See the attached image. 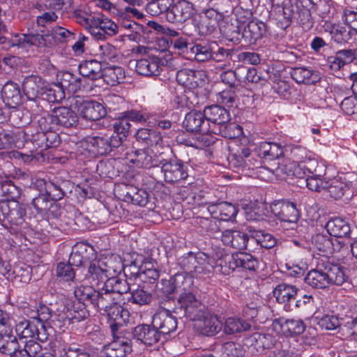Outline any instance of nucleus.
<instances>
[{"instance_id":"ea45409f","label":"nucleus","mask_w":357,"mask_h":357,"mask_svg":"<svg viewBox=\"0 0 357 357\" xmlns=\"http://www.w3.org/2000/svg\"><path fill=\"white\" fill-rule=\"evenodd\" d=\"M305 282L313 288L324 289L328 286L324 267L311 270L305 278Z\"/></svg>"},{"instance_id":"7ed1b4c3","label":"nucleus","mask_w":357,"mask_h":357,"mask_svg":"<svg viewBox=\"0 0 357 357\" xmlns=\"http://www.w3.org/2000/svg\"><path fill=\"white\" fill-rule=\"evenodd\" d=\"M192 282L184 278L181 275H175L170 280H162L160 291L169 296L176 292L179 294L178 303L180 308L184 310L190 303H188V296H195L190 291Z\"/></svg>"},{"instance_id":"5701e85b","label":"nucleus","mask_w":357,"mask_h":357,"mask_svg":"<svg viewBox=\"0 0 357 357\" xmlns=\"http://www.w3.org/2000/svg\"><path fill=\"white\" fill-rule=\"evenodd\" d=\"M313 7L314 3L312 0H301L299 9L296 10L294 18L306 31L310 30L314 24V20L311 15V9Z\"/></svg>"},{"instance_id":"aec40b11","label":"nucleus","mask_w":357,"mask_h":357,"mask_svg":"<svg viewBox=\"0 0 357 357\" xmlns=\"http://www.w3.org/2000/svg\"><path fill=\"white\" fill-rule=\"evenodd\" d=\"M45 86V81L36 75L26 77L22 84L24 93L29 100H35L42 96Z\"/></svg>"},{"instance_id":"0e129e2a","label":"nucleus","mask_w":357,"mask_h":357,"mask_svg":"<svg viewBox=\"0 0 357 357\" xmlns=\"http://www.w3.org/2000/svg\"><path fill=\"white\" fill-rule=\"evenodd\" d=\"M306 176V185L310 190L315 192L326 191L328 181L322 180V176L307 175Z\"/></svg>"},{"instance_id":"774afa93","label":"nucleus","mask_w":357,"mask_h":357,"mask_svg":"<svg viewBox=\"0 0 357 357\" xmlns=\"http://www.w3.org/2000/svg\"><path fill=\"white\" fill-rule=\"evenodd\" d=\"M222 352L227 357H242L244 354L243 348L241 344L228 342L225 343L222 347Z\"/></svg>"},{"instance_id":"a878e982","label":"nucleus","mask_w":357,"mask_h":357,"mask_svg":"<svg viewBox=\"0 0 357 357\" xmlns=\"http://www.w3.org/2000/svg\"><path fill=\"white\" fill-rule=\"evenodd\" d=\"M133 335L138 340L149 346L157 343L160 337V334L157 328L153 325L146 324L136 326L133 331Z\"/></svg>"},{"instance_id":"13d9d810","label":"nucleus","mask_w":357,"mask_h":357,"mask_svg":"<svg viewBox=\"0 0 357 357\" xmlns=\"http://www.w3.org/2000/svg\"><path fill=\"white\" fill-rule=\"evenodd\" d=\"M15 331L21 338L35 337V321L33 320L20 321L16 325Z\"/></svg>"},{"instance_id":"680f3d73","label":"nucleus","mask_w":357,"mask_h":357,"mask_svg":"<svg viewBox=\"0 0 357 357\" xmlns=\"http://www.w3.org/2000/svg\"><path fill=\"white\" fill-rule=\"evenodd\" d=\"M128 301L139 305H149L152 301V295L142 289H137L131 292Z\"/></svg>"},{"instance_id":"a19ab883","label":"nucleus","mask_w":357,"mask_h":357,"mask_svg":"<svg viewBox=\"0 0 357 357\" xmlns=\"http://www.w3.org/2000/svg\"><path fill=\"white\" fill-rule=\"evenodd\" d=\"M291 77L297 83L305 84H313L319 80L317 72L306 68H295L291 72Z\"/></svg>"},{"instance_id":"7c9ffc66","label":"nucleus","mask_w":357,"mask_h":357,"mask_svg":"<svg viewBox=\"0 0 357 357\" xmlns=\"http://www.w3.org/2000/svg\"><path fill=\"white\" fill-rule=\"evenodd\" d=\"M204 112L206 121L214 124L225 126L230 121V115L227 110L218 105L206 107Z\"/></svg>"},{"instance_id":"f03ea898","label":"nucleus","mask_w":357,"mask_h":357,"mask_svg":"<svg viewBox=\"0 0 357 357\" xmlns=\"http://www.w3.org/2000/svg\"><path fill=\"white\" fill-rule=\"evenodd\" d=\"M181 264L185 270L195 278H208L213 272V259L204 253H188Z\"/></svg>"},{"instance_id":"bb28decb","label":"nucleus","mask_w":357,"mask_h":357,"mask_svg":"<svg viewBox=\"0 0 357 357\" xmlns=\"http://www.w3.org/2000/svg\"><path fill=\"white\" fill-rule=\"evenodd\" d=\"M221 20L222 15L215 10H206L205 14L200 17L198 24L199 33L203 35L213 32Z\"/></svg>"},{"instance_id":"09e8293b","label":"nucleus","mask_w":357,"mask_h":357,"mask_svg":"<svg viewBox=\"0 0 357 357\" xmlns=\"http://www.w3.org/2000/svg\"><path fill=\"white\" fill-rule=\"evenodd\" d=\"M59 84L64 91L75 93L81 88V79L70 72H64L60 78Z\"/></svg>"},{"instance_id":"603ef678","label":"nucleus","mask_w":357,"mask_h":357,"mask_svg":"<svg viewBox=\"0 0 357 357\" xmlns=\"http://www.w3.org/2000/svg\"><path fill=\"white\" fill-rule=\"evenodd\" d=\"M89 144L91 145L90 151L95 155H102L110 152L108 137L96 136L91 138Z\"/></svg>"},{"instance_id":"dca6fc26","label":"nucleus","mask_w":357,"mask_h":357,"mask_svg":"<svg viewBox=\"0 0 357 357\" xmlns=\"http://www.w3.org/2000/svg\"><path fill=\"white\" fill-rule=\"evenodd\" d=\"M206 120L204 112L192 110L185 115L183 123L190 132H209L208 123Z\"/></svg>"},{"instance_id":"4c0bfd02","label":"nucleus","mask_w":357,"mask_h":357,"mask_svg":"<svg viewBox=\"0 0 357 357\" xmlns=\"http://www.w3.org/2000/svg\"><path fill=\"white\" fill-rule=\"evenodd\" d=\"M298 294V289L291 284L281 283L276 286L273 290V295L280 303L288 304L295 299Z\"/></svg>"},{"instance_id":"a18cd8bd","label":"nucleus","mask_w":357,"mask_h":357,"mask_svg":"<svg viewBox=\"0 0 357 357\" xmlns=\"http://www.w3.org/2000/svg\"><path fill=\"white\" fill-rule=\"evenodd\" d=\"M135 273H137V278L143 282H152L159 278V272L151 261H144Z\"/></svg>"},{"instance_id":"412c9836","label":"nucleus","mask_w":357,"mask_h":357,"mask_svg":"<svg viewBox=\"0 0 357 357\" xmlns=\"http://www.w3.org/2000/svg\"><path fill=\"white\" fill-rule=\"evenodd\" d=\"M79 112L82 118L90 121H98L107 114L105 107L101 103L93 100L81 103Z\"/></svg>"},{"instance_id":"37998d69","label":"nucleus","mask_w":357,"mask_h":357,"mask_svg":"<svg viewBox=\"0 0 357 357\" xmlns=\"http://www.w3.org/2000/svg\"><path fill=\"white\" fill-rule=\"evenodd\" d=\"M19 350L20 345L15 335L9 334V331L1 335L0 337V352L1 354L12 357Z\"/></svg>"},{"instance_id":"4d7b16f0","label":"nucleus","mask_w":357,"mask_h":357,"mask_svg":"<svg viewBox=\"0 0 357 357\" xmlns=\"http://www.w3.org/2000/svg\"><path fill=\"white\" fill-rule=\"evenodd\" d=\"M172 0H151L146 5V10L151 15L157 16L170 10Z\"/></svg>"},{"instance_id":"2f4dec72","label":"nucleus","mask_w":357,"mask_h":357,"mask_svg":"<svg viewBox=\"0 0 357 357\" xmlns=\"http://www.w3.org/2000/svg\"><path fill=\"white\" fill-rule=\"evenodd\" d=\"M208 209L214 218L222 220H229L236 215L234 206L226 202L212 204Z\"/></svg>"},{"instance_id":"3c124183","label":"nucleus","mask_w":357,"mask_h":357,"mask_svg":"<svg viewBox=\"0 0 357 357\" xmlns=\"http://www.w3.org/2000/svg\"><path fill=\"white\" fill-rule=\"evenodd\" d=\"M280 325L282 331L288 335H300L305 329V325L300 319H280Z\"/></svg>"},{"instance_id":"f257e3e1","label":"nucleus","mask_w":357,"mask_h":357,"mask_svg":"<svg viewBox=\"0 0 357 357\" xmlns=\"http://www.w3.org/2000/svg\"><path fill=\"white\" fill-rule=\"evenodd\" d=\"M190 305L183 310L184 315L194 321L195 329L201 335L213 336L222 329L218 318L210 313L205 306L198 301L195 296H188Z\"/></svg>"},{"instance_id":"4468645a","label":"nucleus","mask_w":357,"mask_h":357,"mask_svg":"<svg viewBox=\"0 0 357 357\" xmlns=\"http://www.w3.org/2000/svg\"><path fill=\"white\" fill-rule=\"evenodd\" d=\"M160 157L151 148L137 149L134 151L131 161L139 167L150 168L160 164Z\"/></svg>"},{"instance_id":"de8ad7c7","label":"nucleus","mask_w":357,"mask_h":357,"mask_svg":"<svg viewBox=\"0 0 357 357\" xmlns=\"http://www.w3.org/2000/svg\"><path fill=\"white\" fill-rule=\"evenodd\" d=\"M42 98L50 102H59L65 98V92L59 84L46 83Z\"/></svg>"},{"instance_id":"b1692460","label":"nucleus","mask_w":357,"mask_h":357,"mask_svg":"<svg viewBox=\"0 0 357 357\" xmlns=\"http://www.w3.org/2000/svg\"><path fill=\"white\" fill-rule=\"evenodd\" d=\"M135 70L138 74L144 76L158 75L161 70L160 59L157 56H152L137 60Z\"/></svg>"},{"instance_id":"473e14b6","label":"nucleus","mask_w":357,"mask_h":357,"mask_svg":"<svg viewBox=\"0 0 357 357\" xmlns=\"http://www.w3.org/2000/svg\"><path fill=\"white\" fill-rule=\"evenodd\" d=\"M326 229L330 236L337 238L347 237L351 231L349 224L340 218L331 219L326 225Z\"/></svg>"},{"instance_id":"c9c22d12","label":"nucleus","mask_w":357,"mask_h":357,"mask_svg":"<svg viewBox=\"0 0 357 357\" xmlns=\"http://www.w3.org/2000/svg\"><path fill=\"white\" fill-rule=\"evenodd\" d=\"M326 276L328 285H342L347 280V275L344 268L333 264H326L324 266Z\"/></svg>"},{"instance_id":"c756f323","label":"nucleus","mask_w":357,"mask_h":357,"mask_svg":"<svg viewBox=\"0 0 357 357\" xmlns=\"http://www.w3.org/2000/svg\"><path fill=\"white\" fill-rule=\"evenodd\" d=\"M266 204L263 202L262 197H259L252 202L247 204V221L261 222L267 213Z\"/></svg>"},{"instance_id":"f3484780","label":"nucleus","mask_w":357,"mask_h":357,"mask_svg":"<svg viewBox=\"0 0 357 357\" xmlns=\"http://www.w3.org/2000/svg\"><path fill=\"white\" fill-rule=\"evenodd\" d=\"M326 191L335 199L345 197L349 199L353 195L351 183L342 180V178H334L327 182Z\"/></svg>"},{"instance_id":"69168bd1","label":"nucleus","mask_w":357,"mask_h":357,"mask_svg":"<svg viewBox=\"0 0 357 357\" xmlns=\"http://www.w3.org/2000/svg\"><path fill=\"white\" fill-rule=\"evenodd\" d=\"M317 324L326 330H333L340 326L338 318L334 315L325 314L322 317L316 316L314 317Z\"/></svg>"},{"instance_id":"1a4fd4ad","label":"nucleus","mask_w":357,"mask_h":357,"mask_svg":"<svg viewBox=\"0 0 357 357\" xmlns=\"http://www.w3.org/2000/svg\"><path fill=\"white\" fill-rule=\"evenodd\" d=\"M89 266V277L93 280H104L108 279L112 275H115L119 271V268L112 266L111 260L94 259Z\"/></svg>"},{"instance_id":"338daca9","label":"nucleus","mask_w":357,"mask_h":357,"mask_svg":"<svg viewBox=\"0 0 357 357\" xmlns=\"http://www.w3.org/2000/svg\"><path fill=\"white\" fill-rule=\"evenodd\" d=\"M97 24L107 36H114L118 32V26L108 18L95 17V25Z\"/></svg>"},{"instance_id":"423d86ee","label":"nucleus","mask_w":357,"mask_h":357,"mask_svg":"<svg viewBox=\"0 0 357 357\" xmlns=\"http://www.w3.org/2000/svg\"><path fill=\"white\" fill-rule=\"evenodd\" d=\"M271 213L282 222L295 225L299 219L296 204L285 200H276L270 204Z\"/></svg>"},{"instance_id":"4be33fe9","label":"nucleus","mask_w":357,"mask_h":357,"mask_svg":"<svg viewBox=\"0 0 357 357\" xmlns=\"http://www.w3.org/2000/svg\"><path fill=\"white\" fill-rule=\"evenodd\" d=\"M120 302V295L116 293L114 294L110 291H106V287L104 286L101 291H98L96 296L95 295L93 305L99 310L107 312Z\"/></svg>"},{"instance_id":"e2e57ef3","label":"nucleus","mask_w":357,"mask_h":357,"mask_svg":"<svg viewBox=\"0 0 357 357\" xmlns=\"http://www.w3.org/2000/svg\"><path fill=\"white\" fill-rule=\"evenodd\" d=\"M19 279L20 282H27L31 278V267L23 263L15 264L11 270V275Z\"/></svg>"},{"instance_id":"8fccbe9b","label":"nucleus","mask_w":357,"mask_h":357,"mask_svg":"<svg viewBox=\"0 0 357 357\" xmlns=\"http://www.w3.org/2000/svg\"><path fill=\"white\" fill-rule=\"evenodd\" d=\"M136 139L151 146H156L162 142V137L158 131L148 128L139 129L136 133Z\"/></svg>"},{"instance_id":"6e6552de","label":"nucleus","mask_w":357,"mask_h":357,"mask_svg":"<svg viewBox=\"0 0 357 357\" xmlns=\"http://www.w3.org/2000/svg\"><path fill=\"white\" fill-rule=\"evenodd\" d=\"M177 319L169 310L162 308L159 310L152 319V325L158 329L160 334L168 335L177 328Z\"/></svg>"},{"instance_id":"6ab92c4d","label":"nucleus","mask_w":357,"mask_h":357,"mask_svg":"<svg viewBox=\"0 0 357 357\" xmlns=\"http://www.w3.org/2000/svg\"><path fill=\"white\" fill-rule=\"evenodd\" d=\"M12 45L24 47L35 45L37 47L46 46L47 42L50 43V35H40L38 33H17L11 39Z\"/></svg>"},{"instance_id":"58836bf2","label":"nucleus","mask_w":357,"mask_h":357,"mask_svg":"<svg viewBox=\"0 0 357 357\" xmlns=\"http://www.w3.org/2000/svg\"><path fill=\"white\" fill-rule=\"evenodd\" d=\"M79 73L91 80H96L102 77V64L96 61H85L79 66Z\"/></svg>"},{"instance_id":"c85d7f7f","label":"nucleus","mask_w":357,"mask_h":357,"mask_svg":"<svg viewBox=\"0 0 357 357\" xmlns=\"http://www.w3.org/2000/svg\"><path fill=\"white\" fill-rule=\"evenodd\" d=\"M1 97L8 107L15 108L18 106L22 99L19 85L13 82H8L2 88Z\"/></svg>"},{"instance_id":"f8f14e48","label":"nucleus","mask_w":357,"mask_h":357,"mask_svg":"<svg viewBox=\"0 0 357 357\" xmlns=\"http://www.w3.org/2000/svg\"><path fill=\"white\" fill-rule=\"evenodd\" d=\"M52 123L66 128L73 127L78 122L77 114L70 108L66 107H58L52 110L50 114Z\"/></svg>"},{"instance_id":"9b49d317","label":"nucleus","mask_w":357,"mask_h":357,"mask_svg":"<svg viewBox=\"0 0 357 357\" xmlns=\"http://www.w3.org/2000/svg\"><path fill=\"white\" fill-rule=\"evenodd\" d=\"M194 10V5L191 2L179 0L168 10L166 17L172 23H183L192 16Z\"/></svg>"},{"instance_id":"0eeeda50","label":"nucleus","mask_w":357,"mask_h":357,"mask_svg":"<svg viewBox=\"0 0 357 357\" xmlns=\"http://www.w3.org/2000/svg\"><path fill=\"white\" fill-rule=\"evenodd\" d=\"M3 221L11 226H19L24 223L26 215L24 206L16 201L6 202L1 204Z\"/></svg>"},{"instance_id":"052dcab7","label":"nucleus","mask_w":357,"mask_h":357,"mask_svg":"<svg viewBox=\"0 0 357 357\" xmlns=\"http://www.w3.org/2000/svg\"><path fill=\"white\" fill-rule=\"evenodd\" d=\"M190 51L199 62L207 61L213 56L211 49L208 45H195L190 48Z\"/></svg>"},{"instance_id":"393cba45","label":"nucleus","mask_w":357,"mask_h":357,"mask_svg":"<svg viewBox=\"0 0 357 357\" xmlns=\"http://www.w3.org/2000/svg\"><path fill=\"white\" fill-rule=\"evenodd\" d=\"M256 242L261 247L266 249L273 248L276 244V240L270 234L264 233L261 229H255L254 226L247 225V243Z\"/></svg>"},{"instance_id":"49530a36","label":"nucleus","mask_w":357,"mask_h":357,"mask_svg":"<svg viewBox=\"0 0 357 357\" xmlns=\"http://www.w3.org/2000/svg\"><path fill=\"white\" fill-rule=\"evenodd\" d=\"M105 287L106 291H110L111 292L118 294L120 295V301L121 300V295L130 291V287L129 284L125 280H121L119 278L112 275L105 282Z\"/></svg>"},{"instance_id":"39448f33","label":"nucleus","mask_w":357,"mask_h":357,"mask_svg":"<svg viewBox=\"0 0 357 357\" xmlns=\"http://www.w3.org/2000/svg\"><path fill=\"white\" fill-rule=\"evenodd\" d=\"M247 158L254 153L259 158L272 160L278 158L284 154L283 148L277 143L261 142L255 143L248 141L247 143Z\"/></svg>"},{"instance_id":"6e6d98bb","label":"nucleus","mask_w":357,"mask_h":357,"mask_svg":"<svg viewBox=\"0 0 357 357\" xmlns=\"http://www.w3.org/2000/svg\"><path fill=\"white\" fill-rule=\"evenodd\" d=\"M105 81L112 86L120 84L125 79V72L119 66L110 67L105 70L102 75Z\"/></svg>"},{"instance_id":"e433bc0d","label":"nucleus","mask_w":357,"mask_h":357,"mask_svg":"<svg viewBox=\"0 0 357 357\" xmlns=\"http://www.w3.org/2000/svg\"><path fill=\"white\" fill-rule=\"evenodd\" d=\"M286 152H289V158L293 161V164H290L289 169H295L297 166L296 164H303L307 158L310 155V152L305 148L298 145L288 146L286 149ZM281 170L284 173L288 171L287 165L282 167Z\"/></svg>"},{"instance_id":"a211bd4d","label":"nucleus","mask_w":357,"mask_h":357,"mask_svg":"<svg viewBox=\"0 0 357 357\" xmlns=\"http://www.w3.org/2000/svg\"><path fill=\"white\" fill-rule=\"evenodd\" d=\"M162 172L166 182L175 183L188 177V172L180 161H169L162 166Z\"/></svg>"},{"instance_id":"5fc2aeb1","label":"nucleus","mask_w":357,"mask_h":357,"mask_svg":"<svg viewBox=\"0 0 357 357\" xmlns=\"http://www.w3.org/2000/svg\"><path fill=\"white\" fill-rule=\"evenodd\" d=\"M97 291L89 286H79L74 291L75 296L84 304H93Z\"/></svg>"},{"instance_id":"79ce46f5","label":"nucleus","mask_w":357,"mask_h":357,"mask_svg":"<svg viewBox=\"0 0 357 357\" xmlns=\"http://www.w3.org/2000/svg\"><path fill=\"white\" fill-rule=\"evenodd\" d=\"M271 336L268 335H264L258 332H255L247 335V347L252 349L256 351H262L264 349L269 348L271 346L270 342Z\"/></svg>"},{"instance_id":"bf43d9fd","label":"nucleus","mask_w":357,"mask_h":357,"mask_svg":"<svg viewBox=\"0 0 357 357\" xmlns=\"http://www.w3.org/2000/svg\"><path fill=\"white\" fill-rule=\"evenodd\" d=\"M107 312L109 321L127 322L129 319V312L121 306L120 303L116 304Z\"/></svg>"},{"instance_id":"2eb2a0df","label":"nucleus","mask_w":357,"mask_h":357,"mask_svg":"<svg viewBox=\"0 0 357 357\" xmlns=\"http://www.w3.org/2000/svg\"><path fill=\"white\" fill-rule=\"evenodd\" d=\"M312 243L317 250L326 254L340 252L344 247L343 241L333 239L327 234H317L312 238Z\"/></svg>"},{"instance_id":"cd10ccee","label":"nucleus","mask_w":357,"mask_h":357,"mask_svg":"<svg viewBox=\"0 0 357 357\" xmlns=\"http://www.w3.org/2000/svg\"><path fill=\"white\" fill-rule=\"evenodd\" d=\"M131 351V346L123 337H118V339L113 340L103 349L106 357H125Z\"/></svg>"},{"instance_id":"f704fd0d","label":"nucleus","mask_w":357,"mask_h":357,"mask_svg":"<svg viewBox=\"0 0 357 357\" xmlns=\"http://www.w3.org/2000/svg\"><path fill=\"white\" fill-rule=\"evenodd\" d=\"M202 73L200 71H197L191 69H182L177 72L176 80L177 82L190 89H195L199 84Z\"/></svg>"},{"instance_id":"20e7f679","label":"nucleus","mask_w":357,"mask_h":357,"mask_svg":"<svg viewBox=\"0 0 357 357\" xmlns=\"http://www.w3.org/2000/svg\"><path fill=\"white\" fill-rule=\"evenodd\" d=\"M272 13L278 20L282 29L289 26L293 18L296 17V10L299 9L301 0H270Z\"/></svg>"},{"instance_id":"864d4df0","label":"nucleus","mask_w":357,"mask_h":357,"mask_svg":"<svg viewBox=\"0 0 357 357\" xmlns=\"http://www.w3.org/2000/svg\"><path fill=\"white\" fill-rule=\"evenodd\" d=\"M247 28L250 33V41L252 44L255 43L258 40L262 38L266 33L265 24L257 20L250 21L247 24Z\"/></svg>"},{"instance_id":"72a5a7b5","label":"nucleus","mask_w":357,"mask_h":357,"mask_svg":"<svg viewBox=\"0 0 357 357\" xmlns=\"http://www.w3.org/2000/svg\"><path fill=\"white\" fill-rule=\"evenodd\" d=\"M45 185L46 194L54 201L61 200L69 190V185H71L69 181H63L60 183L52 181H41Z\"/></svg>"},{"instance_id":"9d476101","label":"nucleus","mask_w":357,"mask_h":357,"mask_svg":"<svg viewBox=\"0 0 357 357\" xmlns=\"http://www.w3.org/2000/svg\"><path fill=\"white\" fill-rule=\"evenodd\" d=\"M97 257L93 247L85 243H77L69 257V262L75 266L89 264Z\"/></svg>"},{"instance_id":"c03bdc74","label":"nucleus","mask_w":357,"mask_h":357,"mask_svg":"<svg viewBox=\"0 0 357 357\" xmlns=\"http://www.w3.org/2000/svg\"><path fill=\"white\" fill-rule=\"evenodd\" d=\"M52 318V312L50 308L44 305H41L37 309V316L33 317L32 319L34 321H40L43 323H48V325L54 328H61L62 325L61 320L59 317Z\"/></svg>"},{"instance_id":"ddd939ff","label":"nucleus","mask_w":357,"mask_h":357,"mask_svg":"<svg viewBox=\"0 0 357 357\" xmlns=\"http://www.w3.org/2000/svg\"><path fill=\"white\" fill-rule=\"evenodd\" d=\"M300 170H303V174L323 176L325 174L324 166L320 164L317 160L312 158L310 155L303 164L297 165L294 169H289L285 171L287 176H300Z\"/></svg>"}]
</instances>
